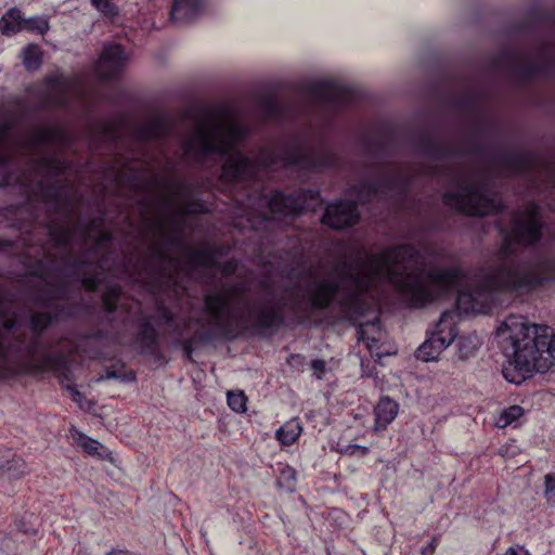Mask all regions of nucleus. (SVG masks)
Segmentation results:
<instances>
[{"mask_svg": "<svg viewBox=\"0 0 555 555\" xmlns=\"http://www.w3.org/2000/svg\"><path fill=\"white\" fill-rule=\"evenodd\" d=\"M417 251L411 245L388 247L367 254L353 266L338 263L312 276L306 288L311 310H324L332 302L348 309L376 282H390L411 308H423L451 291L464 279L456 267L412 268Z\"/></svg>", "mask_w": 555, "mask_h": 555, "instance_id": "f257e3e1", "label": "nucleus"}, {"mask_svg": "<svg viewBox=\"0 0 555 555\" xmlns=\"http://www.w3.org/2000/svg\"><path fill=\"white\" fill-rule=\"evenodd\" d=\"M155 189L151 205L153 241L137 280L151 286L177 284L182 260L189 268L215 264L209 251L186 248L182 238L185 217L203 214L206 207L193 197L191 186L177 178H162Z\"/></svg>", "mask_w": 555, "mask_h": 555, "instance_id": "f03ea898", "label": "nucleus"}, {"mask_svg": "<svg viewBox=\"0 0 555 555\" xmlns=\"http://www.w3.org/2000/svg\"><path fill=\"white\" fill-rule=\"evenodd\" d=\"M547 326L531 323L522 315H508L498 327L499 345L508 360L502 373L518 385L533 372L545 373L555 361V335Z\"/></svg>", "mask_w": 555, "mask_h": 555, "instance_id": "7ed1b4c3", "label": "nucleus"}, {"mask_svg": "<svg viewBox=\"0 0 555 555\" xmlns=\"http://www.w3.org/2000/svg\"><path fill=\"white\" fill-rule=\"evenodd\" d=\"M245 283L222 286L205 296V311L210 325L221 334H230L233 328L255 322L261 327H271L283 322V318L273 306L256 307L250 305Z\"/></svg>", "mask_w": 555, "mask_h": 555, "instance_id": "20e7f679", "label": "nucleus"}, {"mask_svg": "<svg viewBox=\"0 0 555 555\" xmlns=\"http://www.w3.org/2000/svg\"><path fill=\"white\" fill-rule=\"evenodd\" d=\"M550 280H555L554 260L542 261L535 267L503 263L486 274L481 288L459 291L456 306L465 312H483L492 291L531 289Z\"/></svg>", "mask_w": 555, "mask_h": 555, "instance_id": "39448f33", "label": "nucleus"}, {"mask_svg": "<svg viewBox=\"0 0 555 555\" xmlns=\"http://www.w3.org/2000/svg\"><path fill=\"white\" fill-rule=\"evenodd\" d=\"M245 130L228 109H209L198 114L183 141L184 156L196 162L210 154H225L241 142Z\"/></svg>", "mask_w": 555, "mask_h": 555, "instance_id": "423d86ee", "label": "nucleus"}, {"mask_svg": "<svg viewBox=\"0 0 555 555\" xmlns=\"http://www.w3.org/2000/svg\"><path fill=\"white\" fill-rule=\"evenodd\" d=\"M5 338L0 333V378H7L20 373H31L46 370L57 371L66 366L67 360L63 353L38 354V341L34 340L25 347L27 359H21L22 341L5 347Z\"/></svg>", "mask_w": 555, "mask_h": 555, "instance_id": "0eeeda50", "label": "nucleus"}, {"mask_svg": "<svg viewBox=\"0 0 555 555\" xmlns=\"http://www.w3.org/2000/svg\"><path fill=\"white\" fill-rule=\"evenodd\" d=\"M300 158L301 153L298 151V147L284 152L281 155L273 151L264 150L260 153L256 163L237 153L227 159L220 177L223 182L246 180L255 177L259 167H271L279 163L283 166L298 165L301 162Z\"/></svg>", "mask_w": 555, "mask_h": 555, "instance_id": "6e6552de", "label": "nucleus"}, {"mask_svg": "<svg viewBox=\"0 0 555 555\" xmlns=\"http://www.w3.org/2000/svg\"><path fill=\"white\" fill-rule=\"evenodd\" d=\"M443 203L467 216H485L501 208V204L488 194L486 185L473 180L463 181L456 192H447Z\"/></svg>", "mask_w": 555, "mask_h": 555, "instance_id": "1a4fd4ad", "label": "nucleus"}, {"mask_svg": "<svg viewBox=\"0 0 555 555\" xmlns=\"http://www.w3.org/2000/svg\"><path fill=\"white\" fill-rule=\"evenodd\" d=\"M541 229L540 207L533 203H528L524 210H519L514 215L511 234L504 238L500 254L507 256L513 251L512 245L515 243L521 245L534 244L541 237Z\"/></svg>", "mask_w": 555, "mask_h": 555, "instance_id": "9d476101", "label": "nucleus"}, {"mask_svg": "<svg viewBox=\"0 0 555 555\" xmlns=\"http://www.w3.org/2000/svg\"><path fill=\"white\" fill-rule=\"evenodd\" d=\"M456 335L452 317L448 312H443L436 330L418 347L416 358L424 362L437 360L442 351L454 341Z\"/></svg>", "mask_w": 555, "mask_h": 555, "instance_id": "9b49d317", "label": "nucleus"}, {"mask_svg": "<svg viewBox=\"0 0 555 555\" xmlns=\"http://www.w3.org/2000/svg\"><path fill=\"white\" fill-rule=\"evenodd\" d=\"M256 205L258 208H266L268 211L261 212V220L270 219L269 212L275 215H296L306 208V194L298 193L296 195H284L281 192H274L271 196L260 195L253 199L248 196V206Z\"/></svg>", "mask_w": 555, "mask_h": 555, "instance_id": "f8f14e48", "label": "nucleus"}, {"mask_svg": "<svg viewBox=\"0 0 555 555\" xmlns=\"http://www.w3.org/2000/svg\"><path fill=\"white\" fill-rule=\"evenodd\" d=\"M359 220L356 203L340 201L326 207L322 222L332 229L340 230L352 227Z\"/></svg>", "mask_w": 555, "mask_h": 555, "instance_id": "ddd939ff", "label": "nucleus"}, {"mask_svg": "<svg viewBox=\"0 0 555 555\" xmlns=\"http://www.w3.org/2000/svg\"><path fill=\"white\" fill-rule=\"evenodd\" d=\"M311 94L320 101L332 104H346L353 100V91L349 87L330 79L313 82Z\"/></svg>", "mask_w": 555, "mask_h": 555, "instance_id": "4468645a", "label": "nucleus"}, {"mask_svg": "<svg viewBox=\"0 0 555 555\" xmlns=\"http://www.w3.org/2000/svg\"><path fill=\"white\" fill-rule=\"evenodd\" d=\"M126 61L127 57L120 44L105 46L95 65V73L103 79L113 77L124 68Z\"/></svg>", "mask_w": 555, "mask_h": 555, "instance_id": "2eb2a0df", "label": "nucleus"}, {"mask_svg": "<svg viewBox=\"0 0 555 555\" xmlns=\"http://www.w3.org/2000/svg\"><path fill=\"white\" fill-rule=\"evenodd\" d=\"M49 234L52 241L60 246L72 245L78 237L82 238L85 243L93 240L96 249H100L103 243L111 238L105 233L94 234L92 230H70L63 225H52L49 229Z\"/></svg>", "mask_w": 555, "mask_h": 555, "instance_id": "dca6fc26", "label": "nucleus"}, {"mask_svg": "<svg viewBox=\"0 0 555 555\" xmlns=\"http://www.w3.org/2000/svg\"><path fill=\"white\" fill-rule=\"evenodd\" d=\"M171 120L168 115L159 114L147 120L139 129V138L143 140L160 139L171 131Z\"/></svg>", "mask_w": 555, "mask_h": 555, "instance_id": "f3484780", "label": "nucleus"}, {"mask_svg": "<svg viewBox=\"0 0 555 555\" xmlns=\"http://www.w3.org/2000/svg\"><path fill=\"white\" fill-rule=\"evenodd\" d=\"M47 83L49 93L52 98L51 103L53 105H65L67 103L66 95L79 94L78 88L62 76L51 77L48 79Z\"/></svg>", "mask_w": 555, "mask_h": 555, "instance_id": "a211bd4d", "label": "nucleus"}, {"mask_svg": "<svg viewBox=\"0 0 555 555\" xmlns=\"http://www.w3.org/2000/svg\"><path fill=\"white\" fill-rule=\"evenodd\" d=\"M201 0H175L171 18L176 22L188 23L194 20L202 11Z\"/></svg>", "mask_w": 555, "mask_h": 555, "instance_id": "6ab92c4d", "label": "nucleus"}, {"mask_svg": "<svg viewBox=\"0 0 555 555\" xmlns=\"http://www.w3.org/2000/svg\"><path fill=\"white\" fill-rule=\"evenodd\" d=\"M375 430L385 429L397 416L398 404L389 397H384L375 406Z\"/></svg>", "mask_w": 555, "mask_h": 555, "instance_id": "aec40b11", "label": "nucleus"}, {"mask_svg": "<svg viewBox=\"0 0 555 555\" xmlns=\"http://www.w3.org/2000/svg\"><path fill=\"white\" fill-rule=\"evenodd\" d=\"M24 22L21 10L11 8L0 20V30L4 35L15 34L23 28Z\"/></svg>", "mask_w": 555, "mask_h": 555, "instance_id": "412c9836", "label": "nucleus"}, {"mask_svg": "<svg viewBox=\"0 0 555 555\" xmlns=\"http://www.w3.org/2000/svg\"><path fill=\"white\" fill-rule=\"evenodd\" d=\"M302 427L297 418H293L281 426L276 433V439L284 446L293 444L301 435Z\"/></svg>", "mask_w": 555, "mask_h": 555, "instance_id": "4be33fe9", "label": "nucleus"}, {"mask_svg": "<svg viewBox=\"0 0 555 555\" xmlns=\"http://www.w3.org/2000/svg\"><path fill=\"white\" fill-rule=\"evenodd\" d=\"M3 455L5 461H0V470L9 473L10 476L21 477L26 473V464L23 459L15 456L11 451Z\"/></svg>", "mask_w": 555, "mask_h": 555, "instance_id": "5701e85b", "label": "nucleus"}, {"mask_svg": "<svg viewBox=\"0 0 555 555\" xmlns=\"http://www.w3.org/2000/svg\"><path fill=\"white\" fill-rule=\"evenodd\" d=\"M22 62L28 72L37 70L42 63L41 52L37 46L29 44L22 50Z\"/></svg>", "mask_w": 555, "mask_h": 555, "instance_id": "b1692460", "label": "nucleus"}, {"mask_svg": "<svg viewBox=\"0 0 555 555\" xmlns=\"http://www.w3.org/2000/svg\"><path fill=\"white\" fill-rule=\"evenodd\" d=\"M481 343L477 335H468L462 337L459 341V353L462 360L474 356L475 351L480 347Z\"/></svg>", "mask_w": 555, "mask_h": 555, "instance_id": "393cba45", "label": "nucleus"}, {"mask_svg": "<svg viewBox=\"0 0 555 555\" xmlns=\"http://www.w3.org/2000/svg\"><path fill=\"white\" fill-rule=\"evenodd\" d=\"M59 138L60 133L57 130L49 127H43L36 129L34 131L31 137V144L38 146L44 143L55 142L59 140Z\"/></svg>", "mask_w": 555, "mask_h": 555, "instance_id": "a878e982", "label": "nucleus"}, {"mask_svg": "<svg viewBox=\"0 0 555 555\" xmlns=\"http://www.w3.org/2000/svg\"><path fill=\"white\" fill-rule=\"evenodd\" d=\"M522 414H524V409L521 406L512 405L502 411L499 420L496 421V426L504 428V427L513 424L519 417H521Z\"/></svg>", "mask_w": 555, "mask_h": 555, "instance_id": "bb28decb", "label": "nucleus"}, {"mask_svg": "<svg viewBox=\"0 0 555 555\" xmlns=\"http://www.w3.org/2000/svg\"><path fill=\"white\" fill-rule=\"evenodd\" d=\"M228 404L234 412L242 413L246 411V397L243 391H229Z\"/></svg>", "mask_w": 555, "mask_h": 555, "instance_id": "cd10ccee", "label": "nucleus"}, {"mask_svg": "<svg viewBox=\"0 0 555 555\" xmlns=\"http://www.w3.org/2000/svg\"><path fill=\"white\" fill-rule=\"evenodd\" d=\"M23 25V28L31 31H37L41 35L47 33L49 29L48 21L40 17H30L28 20H25Z\"/></svg>", "mask_w": 555, "mask_h": 555, "instance_id": "c85d7f7f", "label": "nucleus"}, {"mask_svg": "<svg viewBox=\"0 0 555 555\" xmlns=\"http://www.w3.org/2000/svg\"><path fill=\"white\" fill-rule=\"evenodd\" d=\"M51 322V317L48 313L34 314L30 320L31 331L39 335Z\"/></svg>", "mask_w": 555, "mask_h": 555, "instance_id": "c756f323", "label": "nucleus"}, {"mask_svg": "<svg viewBox=\"0 0 555 555\" xmlns=\"http://www.w3.org/2000/svg\"><path fill=\"white\" fill-rule=\"evenodd\" d=\"M113 0H91L92 5L108 17H114L118 14L116 5Z\"/></svg>", "mask_w": 555, "mask_h": 555, "instance_id": "7c9ffc66", "label": "nucleus"}, {"mask_svg": "<svg viewBox=\"0 0 555 555\" xmlns=\"http://www.w3.org/2000/svg\"><path fill=\"white\" fill-rule=\"evenodd\" d=\"M141 338L147 347H153L157 341V334L150 321H145L141 326Z\"/></svg>", "mask_w": 555, "mask_h": 555, "instance_id": "2f4dec72", "label": "nucleus"}, {"mask_svg": "<svg viewBox=\"0 0 555 555\" xmlns=\"http://www.w3.org/2000/svg\"><path fill=\"white\" fill-rule=\"evenodd\" d=\"M79 443L89 454L102 456L100 450L103 449V446L99 441L87 436H82Z\"/></svg>", "mask_w": 555, "mask_h": 555, "instance_id": "473e14b6", "label": "nucleus"}, {"mask_svg": "<svg viewBox=\"0 0 555 555\" xmlns=\"http://www.w3.org/2000/svg\"><path fill=\"white\" fill-rule=\"evenodd\" d=\"M118 298L119 291L116 287H109L103 295L105 309L109 312H113L117 307Z\"/></svg>", "mask_w": 555, "mask_h": 555, "instance_id": "72a5a7b5", "label": "nucleus"}, {"mask_svg": "<svg viewBox=\"0 0 555 555\" xmlns=\"http://www.w3.org/2000/svg\"><path fill=\"white\" fill-rule=\"evenodd\" d=\"M545 498L548 503H555V477L546 475L544 477Z\"/></svg>", "mask_w": 555, "mask_h": 555, "instance_id": "f704fd0d", "label": "nucleus"}, {"mask_svg": "<svg viewBox=\"0 0 555 555\" xmlns=\"http://www.w3.org/2000/svg\"><path fill=\"white\" fill-rule=\"evenodd\" d=\"M0 323L4 330H12L16 327L17 321L15 315L9 317L2 309V304H0Z\"/></svg>", "mask_w": 555, "mask_h": 555, "instance_id": "c9c22d12", "label": "nucleus"}, {"mask_svg": "<svg viewBox=\"0 0 555 555\" xmlns=\"http://www.w3.org/2000/svg\"><path fill=\"white\" fill-rule=\"evenodd\" d=\"M172 319H173V315H172V313L168 309H166L164 307H159L157 309L156 322L158 324L170 323L172 321Z\"/></svg>", "mask_w": 555, "mask_h": 555, "instance_id": "e433bc0d", "label": "nucleus"}, {"mask_svg": "<svg viewBox=\"0 0 555 555\" xmlns=\"http://www.w3.org/2000/svg\"><path fill=\"white\" fill-rule=\"evenodd\" d=\"M311 369L317 378L321 379L325 372V362L323 360H313L311 362Z\"/></svg>", "mask_w": 555, "mask_h": 555, "instance_id": "4c0bfd02", "label": "nucleus"}, {"mask_svg": "<svg viewBox=\"0 0 555 555\" xmlns=\"http://www.w3.org/2000/svg\"><path fill=\"white\" fill-rule=\"evenodd\" d=\"M503 555H530L529 551L520 544L509 546Z\"/></svg>", "mask_w": 555, "mask_h": 555, "instance_id": "58836bf2", "label": "nucleus"}, {"mask_svg": "<svg viewBox=\"0 0 555 555\" xmlns=\"http://www.w3.org/2000/svg\"><path fill=\"white\" fill-rule=\"evenodd\" d=\"M100 281H101L100 276L94 275V276L85 278L82 280V284L85 285L86 288L93 291V289L98 288Z\"/></svg>", "mask_w": 555, "mask_h": 555, "instance_id": "ea45409f", "label": "nucleus"}, {"mask_svg": "<svg viewBox=\"0 0 555 555\" xmlns=\"http://www.w3.org/2000/svg\"><path fill=\"white\" fill-rule=\"evenodd\" d=\"M437 544H438V538L434 537L427 545H425L421 548V554L422 555H434Z\"/></svg>", "mask_w": 555, "mask_h": 555, "instance_id": "a19ab883", "label": "nucleus"}, {"mask_svg": "<svg viewBox=\"0 0 555 555\" xmlns=\"http://www.w3.org/2000/svg\"><path fill=\"white\" fill-rule=\"evenodd\" d=\"M356 451L360 452L362 455H366L369 453V448L360 444H349L346 447L345 452L350 454H354Z\"/></svg>", "mask_w": 555, "mask_h": 555, "instance_id": "79ce46f5", "label": "nucleus"}, {"mask_svg": "<svg viewBox=\"0 0 555 555\" xmlns=\"http://www.w3.org/2000/svg\"><path fill=\"white\" fill-rule=\"evenodd\" d=\"M237 270V263L233 260L227 261L221 269V272L223 275H230L232 273H235Z\"/></svg>", "mask_w": 555, "mask_h": 555, "instance_id": "37998d69", "label": "nucleus"}, {"mask_svg": "<svg viewBox=\"0 0 555 555\" xmlns=\"http://www.w3.org/2000/svg\"><path fill=\"white\" fill-rule=\"evenodd\" d=\"M375 192H376V190L372 185L367 186V191L365 192V194L363 191V185L359 190H354V193L357 194V196L360 201H364L366 196H369L371 193H375Z\"/></svg>", "mask_w": 555, "mask_h": 555, "instance_id": "c03bdc74", "label": "nucleus"}, {"mask_svg": "<svg viewBox=\"0 0 555 555\" xmlns=\"http://www.w3.org/2000/svg\"><path fill=\"white\" fill-rule=\"evenodd\" d=\"M68 390L70 391L73 399L76 402L80 403L82 395L76 388H74V387H68Z\"/></svg>", "mask_w": 555, "mask_h": 555, "instance_id": "a18cd8bd", "label": "nucleus"}, {"mask_svg": "<svg viewBox=\"0 0 555 555\" xmlns=\"http://www.w3.org/2000/svg\"><path fill=\"white\" fill-rule=\"evenodd\" d=\"M247 221L248 223L250 224V227L254 229L256 228V223L254 221V217H253V214L250 211L247 212Z\"/></svg>", "mask_w": 555, "mask_h": 555, "instance_id": "49530a36", "label": "nucleus"}, {"mask_svg": "<svg viewBox=\"0 0 555 555\" xmlns=\"http://www.w3.org/2000/svg\"><path fill=\"white\" fill-rule=\"evenodd\" d=\"M48 168L49 169H60V166H59V164H56V162L54 159H52L50 162V164H48Z\"/></svg>", "mask_w": 555, "mask_h": 555, "instance_id": "de8ad7c7", "label": "nucleus"}, {"mask_svg": "<svg viewBox=\"0 0 555 555\" xmlns=\"http://www.w3.org/2000/svg\"><path fill=\"white\" fill-rule=\"evenodd\" d=\"M106 555H125L124 551L120 550H113L109 551Z\"/></svg>", "mask_w": 555, "mask_h": 555, "instance_id": "09e8293b", "label": "nucleus"}, {"mask_svg": "<svg viewBox=\"0 0 555 555\" xmlns=\"http://www.w3.org/2000/svg\"><path fill=\"white\" fill-rule=\"evenodd\" d=\"M105 378H107V379L117 378V375L114 372L107 371Z\"/></svg>", "mask_w": 555, "mask_h": 555, "instance_id": "8fccbe9b", "label": "nucleus"}, {"mask_svg": "<svg viewBox=\"0 0 555 555\" xmlns=\"http://www.w3.org/2000/svg\"><path fill=\"white\" fill-rule=\"evenodd\" d=\"M184 351H185L186 356H188L189 358H191V352H192V351H191V348H190V346H189V345L184 346Z\"/></svg>", "mask_w": 555, "mask_h": 555, "instance_id": "3c124183", "label": "nucleus"}, {"mask_svg": "<svg viewBox=\"0 0 555 555\" xmlns=\"http://www.w3.org/2000/svg\"><path fill=\"white\" fill-rule=\"evenodd\" d=\"M269 109H270V113H272V114H273V113H275L276 107H275V105L270 104V105H269Z\"/></svg>", "mask_w": 555, "mask_h": 555, "instance_id": "603ef678", "label": "nucleus"}, {"mask_svg": "<svg viewBox=\"0 0 555 555\" xmlns=\"http://www.w3.org/2000/svg\"><path fill=\"white\" fill-rule=\"evenodd\" d=\"M360 335H361V338L365 339V336H364L365 335V331L364 330L360 331Z\"/></svg>", "mask_w": 555, "mask_h": 555, "instance_id": "864d4df0", "label": "nucleus"}]
</instances>
